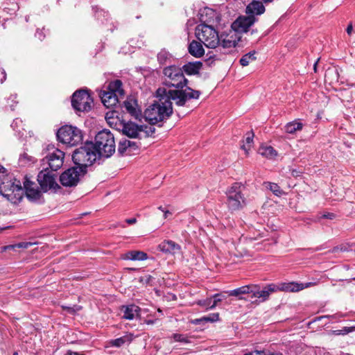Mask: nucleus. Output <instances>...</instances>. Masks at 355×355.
Returning <instances> with one entry per match:
<instances>
[{
	"label": "nucleus",
	"instance_id": "nucleus-20",
	"mask_svg": "<svg viewBox=\"0 0 355 355\" xmlns=\"http://www.w3.org/2000/svg\"><path fill=\"white\" fill-rule=\"evenodd\" d=\"M158 249L162 252L175 254L181 250V246L171 240H165L158 245Z\"/></svg>",
	"mask_w": 355,
	"mask_h": 355
},
{
	"label": "nucleus",
	"instance_id": "nucleus-14",
	"mask_svg": "<svg viewBox=\"0 0 355 355\" xmlns=\"http://www.w3.org/2000/svg\"><path fill=\"white\" fill-rule=\"evenodd\" d=\"M37 180L41 188L44 191L51 189L60 188L59 185L55 182L54 175L50 173L48 171V169L45 167H44L43 170L39 173L37 175Z\"/></svg>",
	"mask_w": 355,
	"mask_h": 355
},
{
	"label": "nucleus",
	"instance_id": "nucleus-28",
	"mask_svg": "<svg viewBox=\"0 0 355 355\" xmlns=\"http://www.w3.org/2000/svg\"><path fill=\"white\" fill-rule=\"evenodd\" d=\"M219 320V314L218 313H211L207 316H203L200 318L195 319L192 322L195 324H200L202 322H214Z\"/></svg>",
	"mask_w": 355,
	"mask_h": 355
},
{
	"label": "nucleus",
	"instance_id": "nucleus-55",
	"mask_svg": "<svg viewBox=\"0 0 355 355\" xmlns=\"http://www.w3.org/2000/svg\"><path fill=\"white\" fill-rule=\"evenodd\" d=\"M144 137V138H148L150 136L152 137V136H154V135H148V134H146V135H143ZM153 138H155V137H153Z\"/></svg>",
	"mask_w": 355,
	"mask_h": 355
},
{
	"label": "nucleus",
	"instance_id": "nucleus-32",
	"mask_svg": "<svg viewBox=\"0 0 355 355\" xmlns=\"http://www.w3.org/2000/svg\"><path fill=\"white\" fill-rule=\"evenodd\" d=\"M256 51H250L246 54H245L241 59H240V64L243 67L248 66L251 62L256 60L255 57Z\"/></svg>",
	"mask_w": 355,
	"mask_h": 355
},
{
	"label": "nucleus",
	"instance_id": "nucleus-34",
	"mask_svg": "<svg viewBox=\"0 0 355 355\" xmlns=\"http://www.w3.org/2000/svg\"><path fill=\"white\" fill-rule=\"evenodd\" d=\"M35 158L24 153L20 155L19 162L21 166L30 165L35 162Z\"/></svg>",
	"mask_w": 355,
	"mask_h": 355
},
{
	"label": "nucleus",
	"instance_id": "nucleus-23",
	"mask_svg": "<svg viewBox=\"0 0 355 355\" xmlns=\"http://www.w3.org/2000/svg\"><path fill=\"white\" fill-rule=\"evenodd\" d=\"M188 50L189 53L196 58H200L205 53V50L202 45V42L195 40L192 41L189 44Z\"/></svg>",
	"mask_w": 355,
	"mask_h": 355
},
{
	"label": "nucleus",
	"instance_id": "nucleus-43",
	"mask_svg": "<svg viewBox=\"0 0 355 355\" xmlns=\"http://www.w3.org/2000/svg\"><path fill=\"white\" fill-rule=\"evenodd\" d=\"M6 79V73L3 69H0V83H3Z\"/></svg>",
	"mask_w": 355,
	"mask_h": 355
},
{
	"label": "nucleus",
	"instance_id": "nucleus-37",
	"mask_svg": "<svg viewBox=\"0 0 355 355\" xmlns=\"http://www.w3.org/2000/svg\"><path fill=\"white\" fill-rule=\"evenodd\" d=\"M253 137L254 135H252L250 137H248L245 139V142L243 143L241 148L245 152L246 155L248 154V151L250 149L251 145L253 143Z\"/></svg>",
	"mask_w": 355,
	"mask_h": 355
},
{
	"label": "nucleus",
	"instance_id": "nucleus-17",
	"mask_svg": "<svg viewBox=\"0 0 355 355\" xmlns=\"http://www.w3.org/2000/svg\"><path fill=\"white\" fill-rule=\"evenodd\" d=\"M57 140L67 147L83 144V135H56Z\"/></svg>",
	"mask_w": 355,
	"mask_h": 355
},
{
	"label": "nucleus",
	"instance_id": "nucleus-52",
	"mask_svg": "<svg viewBox=\"0 0 355 355\" xmlns=\"http://www.w3.org/2000/svg\"><path fill=\"white\" fill-rule=\"evenodd\" d=\"M97 133H106V134H108V133H110V131L109 130H107V129H103L102 130L98 131Z\"/></svg>",
	"mask_w": 355,
	"mask_h": 355
},
{
	"label": "nucleus",
	"instance_id": "nucleus-24",
	"mask_svg": "<svg viewBox=\"0 0 355 355\" xmlns=\"http://www.w3.org/2000/svg\"><path fill=\"white\" fill-rule=\"evenodd\" d=\"M227 293L230 296L238 297L239 300H245L241 295L245 294H250L251 295L252 284L243 286L236 289L229 291Z\"/></svg>",
	"mask_w": 355,
	"mask_h": 355
},
{
	"label": "nucleus",
	"instance_id": "nucleus-31",
	"mask_svg": "<svg viewBox=\"0 0 355 355\" xmlns=\"http://www.w3.org/2000/svg\"><path fill=\"white\" fill-rule=\"evenodd\" d=\"M264 184L266 187L270 190L274 195L280 197L284 194V192L281 189L280 187L277 184L269 182H265Z\"/></svg>",
	"mask_w": 355,
	"mask_h": 355
},
{
	"label": "nucleus",
	"instance_id": "nucleus-25",
	"mask_svg": "<svg viewBox=\"0 0 355 355\" xmlns=\"http://www.w3.org/2000/svg\"><path fill=\"white\" fill-rule=\"evenodd\" d=\"M124 259L132 261H144L148 259V255L143 251L131 250L125 254Z\"/></svg>",
	"mask_w": 355,
	"mask_h": 355
},
{
	"label": "nucleus",
	"instance_id": "nucleus-8",
	"mask_svg": "<svg viewBox=\"0 0 355 355\" xmlns=\"http://www.w3.org/2000/svg\"><path fill=\"white\" fill-rule=\"evenodd\" d=\"M123 94L121 81L116 80L109 83L106 90L101 91L99 96L105 107H111L119 103V98L123 96Z\"/></svg>",
	"mask_w": 355,
	"mask_h": 355
},
{
	"label": "nucleus",
	"instance_id": "nucleus-3",
	"mask_svg": "<svg viewBox=\"0 0 355 355\" xmlns=\"http://www.w3.org/2000/svg\"><path fill=\"white\" fill-rule=\"evenodd\" d=\"M315 284H316L315 282H308L306 284L288 282L282 283L279 285L270 284L263 287H261L258 284H252V293L250 298L255 299L254 300H252V302L258 304L268 300L270 297V295L277 291L297 292L303 290L304 288L315 286Z\"/></svg>",
	"mask_w": 355,
	"mask_h": 355
},
{
	"label": "nucleus",
	"instance_id": "nucleus-44",
	"mask_svg": "<svg viewBox=\"0 0 355 355\" xmlns=\"http://www.w3.org/2000/svg\"><path fill=\"white\" fill-rule=\"evenodd\" d=\"M322 218H328V219H334L335 218V214L333 213L324 214L322 216Z\"/></svg>",
	"mask_w": 355,
	"mask_h": 355
},
{
	"label": "nucleus",
	"instance_id": "nucleus-54",
	"mask_svg": "<svg viewBox=\"0 0 355 355\" xmlns=\"http://www.w3.org/2000/svg\"><path fill=\"white\" fill-rule=\"evenodd\" d=\"M292 175H293V176H297V175H298V173L297 172V171H296V170H293V171H292Z\"/></svg>",
	"mask_w": 355,
	"mask_h": 355
},
{
	"label": "nucleus",
	"instance_id": "nucleus-21",
	"mask_svg": "<svg viewBox=\"0 0 355 355\" xmlns=\"http://www.w3.org/2000/svg\"><path fill=\"white\" fill-rule=\"evenodd\" d=\"M121 311L123 313V318L126 320H133L135 316L139 315L140 308L135 304L123 306Z\"/></svg>",
	"mask_w": 355,
	"mask_h": 355
},
{
	"label": "nucleus",
	"instance_id": "nucleus-22",
	"mask_svg": "<svg viewBox=\"0 0 355 355\" xmlns=\"http://www.w3.org/2000/svg\"><path fill=\"white\" fill-rule=\"evenodd\" d=\"M124 107L131 116L138 119L141 116L139 110L137 109V102L133 98H128L123 102Z\"/></svg>",
	"mask_w": 355,
	"mask_h": 355
},
{
	"label": "nucleus",
	"instance_id": "nucleus-46",
	"mask_svg": "<svg viewBox=\"0 0 355 355\" xmlns=\"http://www.w3.org/2000/svg\"><path fill=\"white\" fill-rule=\"evenodd\" d=\"M130 139H141L142 137H139L141 135H126Z\"/></svg>",
	"mask_w": 355,
	"mask_h": 355
},
{
	"label": "nucleus",
	"instance_id": "nucleus-1",
	"mask_svg": "<svg viewBox=\"0 0 355 355\" xmlns=\"http://www.w3.org/2000/svg\"><path fill=\"white\" fill-rule=\"evenodd\" d=\"M158 101L150 105L144 112V117L150 125L168 119L173 112L172 102L178 106L184 105L189 99L199 98L200 92L191 88L185 90L159 88L157 90Z\"/></svg>",
	"mask_w": 355,
	"mask_h": 355
},
{
	"label": "nucleus",
	"instance_id": "nucleus-26",
	"mask_svg": "<svg viewBox=\"0 0 355 355\" xmlns=\"http://www.w3.org/2000/svg\"><path fill=\"white\" fill-rule=\"evenodd\" d=\"M134 336L131 333H128L125 335L118 338L114 340H112L110 343L112 347H120L122 345L128 343H130L133 340Z\"/></svg>",
	"mask_w": 355,
	"mask_h": 355
},
{
	"label": "nucleus",
	"instance_id": "nucleus-51",
	"mask_svg": "<svg viewBox=\"0 0 355 355\" xmlns=\"http://www.w3.org/2000/svg\"><path fill=\"white\" fill-rule=\"evenodd\" d=\"M171 212L169 211L168 210H165L164 211V218H167L168 217V216L171 215Z\"/></svg>",
	"mask_w": 355,
	"mask_h": 355
},
{
	"label": "nucleus",
	"instance_id": "nucleus-56",
	"mask_svg": "<svg viewBox=\"0 0 355 355\" xmlns=\"http://www.w3.org/2000/svg\"><path fill=\"white\" fill-rule=\"evenodd\" d=\"M4 171L5 168L1 165H0V173H4Z\"/></svg>",
	"mask_w": 355,
	"mask_h": 355
},
{
	"label": "nucleus",
	"instance_id": "nucleus-30",
	"mask_svg": "<svg viewBox=\"0 0 355 355\" xmlns=\"http://www.w3.org/2000/svg\"><path fill=\"white\" fill-rule=\"evenodd\" d=\"M303 124L299 121H294L288 123L285 126L286 133H295L296 131L302 130Z\"/></svg>",
	"mask_w": 355,
	"mask_h": 355
},
{
	"label": "nucleus",
	"instance_id": "nucleus-19",
	"mask_svg": "<svg viewBox=\"0 0 355 355\" xmlns=\"http://www.w3.org/2000/svg\"><path fill=\"white\" fill-rule=\"evenodd\" d=\"M273 0H253L246 8L247 15H260L265 12L263 3H270Z\"/></svg>",
	"mask_w": 355,
	"mask_h": 355
},
{
	"label": "nucleus",
	"instance_id": "nucleus-4",
	"mask_svg": "<svg viewBox=\"0 0 355 355\" xmlns=\"http://www.w3.org/2000/svg\"><path fill=\"white\" fill-rule=\"evenodd\" d=\"M74 165L87 172L88 167L99 161L92 146V141L87 140L83 146L76 148L72 154Z\"/></svg>",
	"mask_w": 355,
	"mask_h": 355
},
{
	"label": "nucleus",
	"instance_id": "nucleus-33",
	"mask_svg": "<svg viewBox=\"0 0 355 355\" xmlns=\"http://www.w3.org/2000/svg\"><path fill=\"white\" fill-rule=\"evenodd\" d=\"M172 58L171 55L165 50H162L157 55V60L162 64H166L171 62Z\"/></svg>",
	"mask_w": 355,
	"mask_h": 355
},
{
	"label": "nucleus",
	"instance_id": "nucleus-12",
	"mask_svg": "<svg viewBox=\"0 0 355 355\" xmlns=\"http://www.w3.org/2000/svg\"><path fill=\"white\" fill-rule=\"evenodd\" d=\"M64 153L63 151L56 148L50 152L42 159V166L56 171L62 167L64 163Z\"/></svg>",
	"mask_w": 355,
	"mask_h": 355
},
{
	"label": "nucleus",
	"instance_id": "nucleus-11",
	"mask_svg": "<svg viewBox=\"0 0 355 355\" xmlns=\"http://www.w3.org/2000/svg\"><path fill=\"white\" fill-rule=\"evenodd\" d=\"M87 173L77 166L71 167L64 171L60 176V182L64 187H72L78 184L81 178Z\"/></svg>",
	"mask_w": 355,
	"mask_h": 355
},
{
	"label": "nucleus",
	"instance_id": "nucleus-45",
	"mask_svg": "<svg viewBox=\"0 0 355 355\" xmlns=\"http://www.w3.org/2000/svg\"><path fill=\"white\" fill-rule=\"evenodd\" d=\"M35 36L40 40H42L44 37V35L42 32V31H37L35 33Z\"/></svg>",
	"mask_w": 355,
	"mask_h": 355
},
{
	"label": "nucleus",
	"instance_id": "nucleus-5",
	"mask_svg": "<svg viewBox=\"0 0 355 355\" xmlns=\"http://www.w3.org/2000/svg\"><path fill=\"white\" fill-rule=\"evenodd\" d=\"M92 146L99 161L110 157L116 148L114 135H96Z\"/></svg>",
	"mask_w": 355,
	"mask_h": 355
},
{
	"label": "nucleus",
	"instance_id": "nucleus-40",
	"mask_svg": "<svg viewBox=\"0 0 355 355\" xmlns=\"http://www.w3.org/2000/svg\"><path fill=\"white\" fill-rule=\"evenodd\" d=\"M211 297V300L214 299V300H212V304L210 306V309H214L217 306V304L223 300V298L220 293H216Z\"/></svg>",
	"mask_w": 355,
	"mask_h": 355
},
{
	"label": "nucleus",
	"instance_id": "nucleus-58",
	"mask_svg": "<svg viewBox=\"0 0 355 355\" xmlns=\"http://www.w3.org/2000/svg\"><path fill=\"white\" fill-rule=\"evenodd\" d=\"M321 249H322V248H315V251L320 250Z\"/></svg>",
	"mask_w": 355,
	"mask_h": 355
},
{
	"label": "nucleus",
	"instance_id": "nucleus-2",
	"mask_svg": "<svg viewBox=\"0 0 355 355\" xmlns=\"http://www.w3.org/2000/svg\"><path fill=\"white\" fill-rule=\"evenodd\" d=\"M24 193L31 201H35L41 196V192L37 184L27 178H24L23 187L20 180L17 179L3 183L0 187V193L12 204L19 203Z\"/></svg>",
	"mask_w": 355,
	"mask_h": 355
},
{
	"label": "nucleus",
	"instance_id": "nucleus-47",
	"mask_svg": "<svg viewBox=\"0 0 355 355\" xmlns=\"http://www.w3.org/2000/svg\"><path fill=\"white\" fill-rule=\"evenodd\" d=\"M125 222L129 225H132L137 222V219L135 218H128L125 220Z\"/></svg>",
	"mask_w": 355,
	"mask_h": 355
},
{
	"label": "nucleus",
	"instance_id": "nucleus-18",
	"mask_svg": "<svg viewBox=\"0 0 355 355\" xmlns=\"http://www.w3.org/2000/svg\"><path fill=\"white\" fill-rule=\"evenodd\" d=\"M141 145V144L140 141L137 142L135 141L125 139L119 142L118 152L121 155H130L132 153H134L135 150H138Z\"/></svg>",
	"mask_w": 355,
	"mask_h": 355
},
{
	"label": "nucleus",
	"instance_id": "nucleus-50",
	"mask_svg": "<svg viewBox=\"0 0 355 355\" xmlns=\"http://www.w3.org/2000/svg\"><path fill=\"white\" fill-rule=\"evenodd\" d=\"M62 307L64 309L67 310L68 312H69V313H73L76 311V310L73 307H69V306H62Z\"/></svg>",
	"mask_w": 355,
	"mask_h": 355
},
{
	"label": "nucleus",
	"instance_id": "nucleus-13",
	"mask_svg": "<svg viewBox=\"0 0 355 355\" xmlns=\"http://www.w3.org/2000/svg\"><path fill=\"white\" fill-rule=\"evenodd\" d=\"M256 20L257 19L253 15L239 17L232 23L231 26L232 30L236 34L245 33Z\"/></svg>",
	"mask_w": 355,
	"mask_h": 355
},
{
	"label": "nucleus",
	"instance_id": "nucleus-42",
	"mask_svg": "<svg viewBox=\"0 0 355 355\" xmlns=\"http://www.w3.org/2000/svg\"><path fill=\"white\" fill-rule=\"evenodd\" d=\"M102 17H105V18H107L108 17V13L103 10H100V11H98L97 13H96V17L98 19H100V18H101ZM106 20L107 19H105Z\"/></svg>",
	"mask_w": 355,
	"mask_h": 355
},
{
	"label": "nucleus",
	"instance_id": "nucleus-59",
	"mask_svg": "<svg viewBox=\"0 0 355 355\" xmlns=\"http://www.w3.org/2000/svg\"><path fill=\"white\" fill-rule=\"evenodd\" d=\"M13 355H18V353H17V352H15V353L13 354Z\"/></svg>",
	"mask_w": 355,
	"mask_h": 355
},
{
	"label": "nucleus",
	"instance_id": "nucleus-27",
	"mask_svg": "<svg viewBox=\"0 0 355 355\" xmlns=\"http://www.w3.org/2000/svg\"><path fill=\"white\" fill-rule=\"evenodd\" d=\"M202 67L200 62H189L183 66V69L189 75L198 73Z\"/></svg>",
	"mask_w": 355,
	"mask_h": 355
},
{
	"label": "nucleus",
	"instance_id": "nucleus-48",
	"mask_svg": "<svg viewBox=\"0 0 355 355\" xmlns=\"http://www.w3.org/2000/svg\"><path fill=\"white\" fill-rule=\"evenodd\" d=\"M352 30H353V27H352V24H349L347 28V33L348 35H351L352 33Z\"/></svg>",
	"mask_w": 355,
	"mask_h": 355
},
{
	"label": "nucleus",
	"instance_id": "nucleus-16",
	"mask_svg": "<svg viewBox=\"0 0 355 355\" xmlns=\"http://www.w3.org/2000/svg\"><path fill=\"white\" fill-rule=\"evenodd\" d=\"M149 132H155V128H152L151 126H148L146 125L141 124V122L139 121V123L129 121L127 123L123 125V132L122 133H139V132H144L148 133Z\"/></svg>",
	"mask_w": 355,
	"mask_h": 355
},
{
	"label": "nucleus",
	"instance_id": "nucleus-29",
	"mask_svg": "<svg viewBox=\"0 0 355 355\" xmlns=\"http://www.w3.org/2000/svg\"><path fill=\"white\" fill-rule=\"evenodd\" d=\"M259 153L267 158L272 159L277 156V151L270 146H261L259 149Z\"/></svg>",
	"mask_w": 355,
	"mask_h": 355
},
{
	"label": "nucleus",
	"instance_id": "nucleus-35",
	"mask_svg": "<svg viewBox=\"0 0 355 355\" xmlns=\"http://www.w3.org/2000/svg\"><path fill=\"white\" fill-rule=\"evenodd\" d=\"M56 133H80L78 130V128L71 125H63L60 128L58 129Z\"/></svg>",
	"mask_w": 355,
	"mask_h": 355
},
{
	"label": "nucleus",
	"instance_id": "nucleus-7",
	"mask_svg": "<svg viewBox=\"0 0 355 355\" xmlns=\"http://www.w3.org/2000/svg\"><path fill=\"white\" fill-rule=\"evenodd\" d=\"M196 36L205 46L215 49L220 42L218 31L211 26L200 24L196 28Z\"/></svg>",
	"mask_w": 355,
	"mask_h": 355
},
{
	"label": "nucleus",
	"instance_id": "nucleus-41",
	"mask_svg": "<svg viewBox=\"0 0 355 355\" xmlns=\"http://www.w3.org/2000/svg\"><path fill=\"white\" fill-rule=\"evenodd\" d=\"M30 245H31V243H28V242H21V243H19L17 244H15L14 245L7 246L6 248H15L16 247L18 248H28Z\"/></svg>",
	"mask_w": 355,
	"mask_h": 355
},
{
	"label": "nucleus",
	"instance_id": "nucleus-15",
	"mask_svg": "<svg viewBox=\"0 0 355 355\" xmlns=\"http://www.w3.org/2000/svg\"><path fill=\"white\" fill-rule=\"evenodd\" d=\"M220 42L217 47L220 50L223 49L225 52L230 49L234 48L240 40V36L235 33L232 30L227 34H222L219 36Z\"/></svg>",
	"mask_w": 355,
	"mask_h": 355
},
{
	"label": "nucleus",
	"instance_id": "nucleus-10",
	"mask_svg": "<svg viewBox=\"0 0 355 355\" xmlns=\"http://www.w3.org/2000/svg\"><path fill=\"white\" fill-rule=\"evenodd\" d=\"M93 99L85 90H78L73 93L71 105L77 112H89L92 107Z\"/></svg>",
	"mask_w": 355,
	"mask_h": 355
},
{
	"label": "nucleus",
	"instance_id": "nucleus-39",
	"mask_svg": "<svg viewBox=\"0 0 355 355\" xmlns=\"http://www.w3.org/2000/svg\"><path fill=\"white\" fill-rule=\"evenodd\" d=\"M172 337L174 339V340L176 342H180V343H189L188 338L186 336H184V334H173Z\"/></svg>",
	"mask_w": 355,
	"mask_h": 355
},
{
	"label": "nucleus",
	"instance_id": "nucleus-57",
	"mask_svg": "<svg viewBox=\"0 0 355 355\" xmlns=\"http://www.w3.org/2000/svg\"><path fill=\"white\" fill-rule=\"evenodd\" d=\"M158 209H159V210H161L162 211H163V212H164V211H165V210L164 209V208H163L162 206H159V207H158Z\"/></svg>",
	"mask_w": 355,
	"mask_h": 355
},
{
	"label": "nucleus",
	"instance_id": "nucleus-49",
	"mask_svg": "<svg viewBox=\"0 0 355 355\" xmlns=\"http://www.w3.org/2000/svg\"><path fill=\"white\" fill-rule=\"evenodd\" d=\"M66 355H83V354H80L79 353H78L76 352L68 350L66 353Z\"/></svg>",
	"mask_w": 355,
	"mask_h": 355
},
{
	"label": "nucleus",
	"instance_id": "nucleus-9",
	"mask_svg": "<svg viewBox=\"0 0 355 355\" xmlns=\"http://www.w3.org/2000/svg\"><path fill=\"white\" fill-rule=\"evenodd\" d=\"M245 187L240 182H235L227 190V203L228 208L232 211L239 210L246 204L245 198L243 193Z\"/></svg>",
	"mask_w": 355,
	"mask_h": 355
},
{
	"label": "nucleus",
	"instance_id": "nucleus-36",
	"mask_svg": "<svg viewBox=\"0 0 355 355\" xmlns=\"http://www.w3.org/2000/svg\"><path fill=\"white\" fill-rule=\"evenodd\" d=\"M114 113L113 112H107L105 116V119L107 121V123L108 125L112 128L113 129L119 130V128L117 127V123L119 121V119L114 117Z\"/></svg>",
	"mask_w": 355,
	"mask_h": 355
},
{
	"label": "nucleus",
	"instance_id": "nucleus-38",
	"mask_svg": "<svg viewBox=\"0 0 355 355\" xmlns=\"http://www.w3.org/2000/svg\"><path fill=\"white\" fill-rule=\"evenodd\" d=\"M196 304L202 307L205 308L207 310L211 309L210 306L212 304V300L211 297H208L205 300L197 301Z\"/></svg>",
	"mask_w": 355,
	"mask_h": 355
},
{
	"label": "nucleus",
	"instance_id": "nucleus-53",
	"mask_svg": "<svg viewBox=\"0 0 355 355\" xmlns=\"http://www.w3.org/2000/svg\"><path fill=\"white\" fill-rule=\"evenodd\" d=\"M319 62V59H318V60L315 62L314 64V66H313V69H314V71L316 72L317 71V64H318V62Z\"/></svg>",
	"mask_w": 355,
	"mask_h": 355
},
{
	"label": "nucleus",
	"instance_id": "nucleus-60",
	"mask_svg": "<svg viewBox=\"0 0 355 355\" xmlns=\"http://www.w3.org/2000/svg\"><path fill=\"white\" fill-rule=\"evenodd\" d=\"M353 279H355V277Z\"/></svg>",
	"mask_w": 355,
	"mask_h": 355
},
{
	"label": "nucleus",
	"instance_id": "nucleus-6",
	"mask_svg": "<svg viewBox=\"0 0 355 355\" xmlns=\"http://www.w3.org/2000/svg\"><path fill=\"white\" fill-rule=\"evenodd\" d=\"M163 84L168 87H174L175 89L185 90L187 80L185 78L182 69L174 65L164 69Z\"/></svg>",
	"mask_w": 355,
	"mask_h": 355
}]
</instances>
